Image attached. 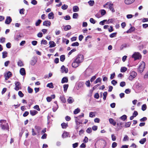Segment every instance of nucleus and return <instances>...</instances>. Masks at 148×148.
<instances>
[{
	"label": "nucleus",
	"mask_w": 148,
	"mask_h": 148,
	"mask_svg": "<svg viewBox=\"0 0 148 148\" xmlns=\"http://www.w3.org/2000/svg\"><path fill=\"white\" fill-rule=\"evenodd\" d=\"M37 62V59L36 57H33L30 62V64L32 66H34Z\"/></svg>",
	"instance_id": "obj_8"
},
{
	"label": "nucleus",
	"mask_w": 148,
	"mask_h": 148,
	"mask_svg": "<svg viewBox=\"0 0 148 148\" xmlns=\"http://www.w3.org/2000/svg\"><path fill=\"white\" fill-rule=\"evenodd\" d=\"M116 33H114L111 34L110 35V37L111 38H113L116 36Z\"/></svg>",
	"instance_id": "obj_46"
},
{
	"label": "nucleus",
	"mask_w": 148,
	"mask_h": 148,
	"mask_svg": "<svg viewBox=\"0 0 148 148\" xmlns=\"http://www.w3.org/2000/svg\"><path fill=\"white\" fill-rule=\"evenodd\" d=\"M7 56V52L6 51H4L2 53V57L3 58H5Z\"/></svg>",
	"instance_id": "obj_39"
},
{
	"label": "nucleus",
	"mask_w": 148,
	"mask_h": 148,
	"mask_svg": "<svg viewBox=\"0 0 148 148\" xmlns=\"http://www.w3.org/2000/svg\"><path fill=\"white\" fill-rule=\"evenodd\" d=\"M67 101L69 103H71L74 101V99L72 97H69L67 99Z\"/></svg>",
	"instance_id": "obj_26"
},
{
	"label": "nucleus",
	"mask_w": 148,
	"mask_h": 148,
	"mask_svg": "<svg viewBox=\"0 0 148 148\" xmlns=\"http://www.w3.org/2000/svg\"><path fill=\"white\" fill-rule=\"evenodd\" d=\"M136 72L132 71L131 72L130 75L129 77V79L130 81L132 80L137 75Z\"/></svg>",
	"instance_id": "obj_4"
},
{
	"label": "nucleus",
	"mask_w": 148,
	"mask_h": 148,
	"mask_svg": "<svg viewBox=\"0 0 148 148\" xmlns=\"http://www.w3.org/2000/svg\"><path fill=\"white\" fill-rule=\"evenodd\" d=\"M15 87L14 89L16 91H18L19 89H21V84L19 82H16L15 83Z\"/></svg>",
	"instance_id": "obj_6"
},
{
	"label": "nucleus",
	"mask_w": 148,
	"mask_h": 148,
	"mask_svg": "<svg viewBox=\"0 0 148 148\" xmlns=\"http://www.w3.org/2000/svg\"><path fill=\"white\" fill-rule=\"evenodd\" d=\"M117 145L116 143L114 142L112 143V147L113 148H114L116 147Z\"/></svg>",
	"instance_id": "obj_57"
},
{
	"label": "nucleus",
	"mask_w": 148,
	"mask_h": 148,
	"mask_svg": "<svg viewBox=\"0 0 148 148\" xmlns=\"http://www.w3.org/2000/svg\"><path fill=\"white\" fill-rule=\"evenodd\" d=\"M90 22L91 23L93 24H94L96 23L94 19L93 18H91L90 19Z\"/></svg>",
	"instance_id": "obj_59"
},
{
	"label": "nucleus",
	"mask_w": 148,
	"mask_h": 148,
	"mask_svg": "<svg viewBox=\"0 0 148 148\" xmlns=\"http://www.w3.org/2000/svg\"><path fill=\"white\" fill-rule=\"evenodd\" d=\"M132 57L135 60H136L141 58V56L139 53L136 52L133 54Z\"/></svg>",
	"instance_id": "obj_5"
},
{
	"label": "nucleus",
	"mask_w": 148,
	"mask_h": 148,
	"mask_svg": "<svg viewBox=\"0 0 148 148\" xmlns=\"http://www.w3.org/2000/svg\"><path fill=\"white\" fill-rule=\"evenodd\" d=\"M62 42L63 43H65L67 45L69 43V41L68 39L63 38H62Z\"/></svg>",
	"instance_id": "obj_36"
},
{
	"label": "nucleus",
	"mask_w": 148,
	"mask_h": 148,
	"mask_svg": "<svg viewBox=\"0 0 148 148\" xmlns=\"http://www.w3.org/2000/svg\"><path fill=\"white\" fill-rule=\"evenodd\" d=\"M17 64L18 66L20 67L23 66L24 65L23 62L20 60L18 61L17 63Z\"/></svg>",
	"instance_id": "obj_31"
},
{
	"label": "nucleus",
	"mask_w": 148,
	"mask_h": 148,
	"mask_svg": "<svg viewBox=\"0 0 148 148\" xmlns=\"http://www.w3.org/2000/svg\"><path fill=\"white\" fill-rule=\"evenodd\" d=\"M73 10L74 12H77L79 11V8L77 6H75L73 7Z\"/></svg>",
	"instance_id": "obj_23"
},
{
	"label": "nucleus",
	"mask_w": 148,
	"mask_h": 148,
	"mask_svg": "<svg viewBox=\"0 0 148 148\" xmlns=\"http://www.w3.org/2000/svg\"><path fill=\"white\" fill-rule=\"evenodd\" d=\"M49 47L52 48L55 47L56 46V44L53 41H50L49 43Z\"/></svg>",
	"instance_id": "obj_15"
},
{
	"label": "nucleus",
	"mask_w": 148,
	"mask_h": 148,
	"mask_svg": "<svg viewBox=\"0 0 148 148\" xmlns=\"http://www.w3.org/2000/svg\"><path fill=\"white\" fill-rule=\"evenodd\" d=\"M131 125V123L130 122H127L125 123V126L126 127H130Z\"/></svg>",
	"instance_id": "obj_51"
},
{
	"label": "nucleus",
	"mask_w": 148,
	"mask_h": 148,
	"mask_svg": "<svg viewBox=\"0 0 148 148\" xmlns=\"http://www.w3.org/2000/svg\"><path fill=\"white\" fill-rule=\"evenodd\" d=\"M116 121L118 122L117 125L119 126H121L123 124V123L122 122H120L119 119H116Z\"/></svg>",
	"instance_id": "obj_41"
},
{
	"label": "nucleus",
	"mask_w": 148,
	"mask_h": 148,
	"mask_svg": "<svg viewBox=\"0 0 148 148\" xmlns=\"http://www.w3.org/2000/svg\"><path fill=\"white\" fill-rule=\"evenodd\" d=\"M71 26L70 25H68L64 26V30L66 31L71 29Z\"/></svg>",
	"instance_id": "obj_24"
},
{
	"label": "nucleus",
	"mask_w": 148,
	"mask_h": 148,
	"mask_svg": "<svg viewBox=\"0 0 148 148\" xmlns=\"http://www.w3.org/2000/svg\"><path fill=\"white\" fill-rule=\"evenodd\" d=\"M68 136L69 133L66 131H64L62 135V137L63 138H66L68 137Z\"/></svg>",
	"instance_id": "obj_20"
},
{
	"label": "nucleus",
	"mask_w": 148,
	"mask_h": 148,
	"mask_svg": "<svg viewBox=\"0 0 148 148\" xmlns=\"http://www.w3.org/2000/svg\"><path fill=\"white\" fill-rule=\"evenodd\" d=\"M38 112L35 110H31L30 111V114L32 116H34L37 114Z\"/></svg>",
	"instance_id": "obj_14"
},
{
	"label": "nucleus",
	"mask_w": 148,
	"mask_h": 148,
	"mask_svg": "<svg viewBox=\"0 0 148 148\" xmlns=\"http://www.w3.org/2000/svg\"><path fill=\"white\" fill-rule=\"evenodd\" d=\"M61 125L62 128L63 129L66 128L68 126L67 123H62L61 124Z\"/></svg>",
	"instance_id": "obj_29"
},
{
	"label": "nucleus",
	"mask_w": 148,
	"mask_h": 148,
	"mask_svg": "<svg viewBox=\"0 0 148 148\" xmlns=\"http://www.w3.org/2000/svg\"><path fill=\"white\" fill-rule=\"evenodd\" d=\"M69 85L68 84H65L63 86V88H64V91L65 92H66L68 88V87Z\"/></svg>",
	"instance_id": "obj_43"
},
{
	"label": "nucleus",
	"mask_w": 148,
	"mask_h": 148,
	"mask_svg": "<svg viewBox=\"0 0 148 148\" xmlns=\"http://www.w3.org/2000/svg\"><path fill=\"white\" fill-rule=\"evenodd\" d=\"M47 87H49V88H53L54 87L53 85V84L52 82L48 84L47 85Z\"/></svg>",
	"instance_id": "obj_32"
},
{
	"label": "nucleus",
	"mask_w": 148,
	"mask_h": 148,
	"mask_svg": "<svg viewBox=\"0 0 148 148\" xmlns=\"http://www.w3.org/2000/svg\"><path fill=\"white\" fill-rule=\"evenodd\" d=\"M12 21V19L10 17H7L5 21V23L7 24H9Z\"/></svg>",
	"instance_id": "obj_17"
},
{
	"label": "nucleus",
	"mask_w": 148,
	"mask_h": 148,
	"mask_svg": "<svg viewBox=\"0 0 148 148\" xmlns=\"http://www.w3.org/2000/svg\"><path fill=\"white\" fill-rule=\"evenodd\" d=\"M23 37V34H21L19 35H16L15 37V39L18 41L20 39V38Z\"/></svg>",
	"instance_id": "obj_13"
},
{
	"label": "nucleus",
	"mask_w": 148,
	"mask_h": 148,
	"mask_svg": "<svg viewBox=\"0 0 148 148\" xmlns=\"http://www.w3.org/2000/svg\"><path fill=\"white\" fill-rule=\"evenodd\" d=\"M78 17V14L77 13H74L73 15V18L74 19H77Z\"/></svg>",
	"instance_id": "obj_38"
},
{
	"label": "nucleus",
	"mask_w": 148,
	"mask_h": 148,
	"mask_svg": "<svg viewBox=\"0 0 148 148\" xmlns=\"http://www.w3.org/2000/svg\"><path fill=\"white\" fill-rule=\"evenodd\" d=\"M48 18L49 19H53L54 18V14L53 13L51 12L48 14Z\"/></svg>",
	"instance_id": "obj_21"
},
{
	"label": "nucleus",
	"mask_w": 148,
	"mask_h": 148,
	"mask_svg": "<svg viewBox=\"0 0 148 148\" xmlns=\"http://www.w3.org/2000/svg\"><path fill=\"white\" fill-rule=\"evenodd\" d=\"M11 73L10 72H8L6 73L5 75V79L8 80L11 76Z\"/></svg>",
	"instance_id": "obj_11"
},
{
	"label": "nucleus",
	"mask_w": 148,
	"mask_h": 148,
	"mask_svg": "<svg viewBox=\"0 0 148 148\" xmlns=\"http://www.w3.org/2000/svg\"><path fill=\"white\" fill-rule=\"evenodd\" d=\"M76 51V49H73L71 50L68 53V56H69L70 55H71L72 53L73 52H75Z\"/></svg>",
	"instance_id": "obj_47"
},
{
	"label": "nucleus",
	"mask_w": 148,
	"mask_h": 148,
	"mask_svg": "<svg viewBox=\"0 0 148 148\" xmlns=\"http://www.w3.org/2000/svg\"><path fill=\"white\" fill-rule=\"evenodd\" d=\"M99 11L100 12L102 16L105 15L106 13V11L104 9L100 10Z\"/></svg>",
	"instance_id": "obj_28"
},
{
	"label": "nucleus",
	"mask_w": 148,
	"mask_h": 148,
	"mask_svg": "<svg viewBox=\"0 0 148 148\" xmlns=\"http://www.w3.org/2000/svg\"><path fill=\"white\" fill-rule=\"evenodd\" d=\"M127 70V68L125 67H121V72L124 73Z\"/></svg>",
	"instance_id": "obj_35"
},
{
	"label": "nucleus",
	"mask_w": 148,
	"mask_h": 148,
	"mask_svg": "<svg viewBox=\"0 0 148 148\" xmlns=\"http://www.w3.org/2000/svg\"><path fill=\"white\" fill-rule=\"evenodd\" d=\"M88 3L90 6H92L94 4V1L93 0H90L88 2Z\"/></svg>",
	"instance_id": "obj_40"
},
{
	"label": "nucleus",
	"mask_w": 148,
	"mask_h": 148,
	"mask_svg": "<svg viewBox=\"0 0 148 148\" xmlns=\"http://www.w3.org/2000/svg\"><path fill=\"white\" fill-rule=\"evenodd\" d=\"M18 95L21 97H22L24 96V94L21 91H19L18 92Z\"/></svg>",
	"instance_id": "obj_54"
},
{
	"label": "nucleus",
	"mask_w": 148,
	"mask_h": 148,
	"mask_svg": "<svg viewBox=\"0 0 148 148\" xmlns=\"http://www.w3.org/2000/svg\"><path fill=\"white\" fill-rule=\"evenodd\" d=\"M60 99L62 102L64 103L66 102V99L64 96L62 95L60 97Z\"/></svg>",
	"instance_id": "obj_27"
},
{
	"label": "nucleus",
	"mask_w": 148,
	"mask_h": 148,
	"mask_svg": "<svg viewBox=\"0 0 148 148\" xmlns=\"http://www.w3.org/2000/svg\"><path fill=\"white\" fill-rule=\"evenodd\" d=\"M92 131V129L90 127L88 128L86 130V132L87 133H91Z\"/></svg>",
	"instance_id": "obj_60"
},
{
	"label": "nucleus",
	"mask_w": 148,
	"mask_h": 148,
	"mask_svg": "<svg viewBox=\"0 0 148 148\" xmlns=\"http://www.w3.org/2000/svg\"><path fill=\"white\" fill-rule=\"evenodd\" d=\"M34 108L38 111H39L40 110L38 105H36L34 106Z\"/></svg>",
	"instance_id": "obj_62"
},
{
	"label": "nucleus",
	"mask_w": 148,
	"mask_h": 148,
	"mask_svg": "<svg viewBox=\"0 0 148 148\" xmlns=\"http://www.w3.org/2000/svg\"><path fill=\"white\" fill-rule=\"evenodd\" d=\"M58 108V106L57 104H56L54 106L53 108V110L54 112H55L56 111V110H57Z\"/></svg>",
	"instance_id": "obj_33"
},
{
	"label": "nucleus",
	"mask_w": 148,
	"mask_h": 148,
	"mask_svg": "<svg viewBox=\"0 0 148 148\" xmlns=\"http://www.w3.org/2000/svg\"><path fill=\"white\" fill-rule=\"evenodd\" d=\"M31 3L34 5H36L37 4V1L36 0H32Z\"/></svg>",
	"instance_id": "obj_64"
},
{
	"label": "nucleus",
	"mask_w": 148,
	"mask_h": 148,
	"mask_svg": "<svg viewBox=\"0 0 148 148\" xmlns=\"http://www.w3.org/2000/svg\"><path fill=\"white\" fill-rule=\"evenodd\" d=\"M68 7L67 5L64 4L62 6V8L64 10H66L67 8Z\"/></svg>",
	"instance_id": "obj_50"
},
{
	"label": "nucleus",
	"mask_w": 148,
	"mask_h": 148,
	"mask_svg": "<svg viewBox=\"0 0 148 148\" xmlns=\"http://www.w3.org/2000/svg\"><path fill=\"white\" fill-rule=\"evenodd\" d=\"M120 119L123 121H125L127 119V116L125 115H123L120 117Z\"/></svg>",
	"instance_id": "obj_42"
},
{
	"label": "nucleus",
	"mask_w": 148,
	"mask_h": 148,
	"mask_svg": "<svg viewBox=\"0 0 148 148\" xmlns=\"http://www.w3.org/2000/svg\"><path fill=\"white\" fill-rule=\"evenodd\" d=\"M28 92L29 93H31L33 92V90L29 87H28Z\"/></svg>",
	"instance_id": "obj_61"
},
{
	"label": "nucleus",
	"mask_w": 148,
	"mask_h": 148,
	"mask_svg": "<svg viewBox=\"0 0 148 148\" xmlns=\"http://www.w3.org/2000/svg\"><path fill=\"white\" fill-rule=\"evenodd\" d=\"M129 139V138L128 136L126 135H125L123 138V141H124L128 140Z\"/></svg>",
	"instance_id": "obj_58"
},
{
	"label": "nucleus",
	"mask_w": 148,
	"mask_h": 148,
	"mask_svg": "<svg viewBox=\"0 0 148 148\" xmlns=\"http://www.w3.org/2000/svg\"><path fill=\"white\" fill-rule=\"evenodd\" d=\"M79 45V43L77 42H76L73 43L72 45L71 46H78Z\"/></svg>",
	"instance_id": "obj_52"
},
{
	"label": "nucleus",
	"mask_w": 148,
	"mask_h": 148,
	"mask_svg": "<svg viewBox=\"0 0 148 148\" xmlns=\"http://www.w3.org/2000/svg\"><path fill=\"white\" fill-rule=\"evenodd\" d=\"M35 128L36 129V130L37 132L38 133H39L41 130V128L39 127L36 126L35 127Z\"/></svg>",
	"instance_id": "obj_45"
},
{
	"label": "nucleus",
	"mask_w": 148,
	"mask_h": 148,
	"mask_svg": "<svg viewBox=\"0 0 148 148\" xmlns=\"http://www.w3.org/2000/svg\"><path fill=\"white\" fill-rule=\"evenodd\" d=\"M68 79L66 77H64L62 80L61 82L62 83H67L68 82Z\"/></svg>",
	"instance_id": "obj_25"
},
{
	"label": "nucleus",
	"mask_w": 148,
	"mask_h": 148,
	"mask_svg": "<svg viewBox=\"0 0 148 148\" xmlns=\"http://www.w3.org/2000/svg\"><path fill=\"white\" fill-rule=\"evenodd\" d=\"M41 22V21L40 20H38L36 23L35 24L36 26H38Z\"/></svg>",
	"instance_id": "obj_49"
},
{
	"label": "nucleus",
	"mask_w": 148,
	"mask_h": 148,
	"mask_svg": "<svg viewBox=\"0 0 148 148\" xmlns=\"http://www.w3.org/2000/svg\"><path fill=\"white\" fill-rule=\"evenodd\" d=\"M112 4L111 2H108L103 5V7L105 8H108Z\"/></svg>",
	"instance_id": "obj_12"
},
{
	"label": "nucleus",
	"mask_w": 148,
	"mask_h": 148,
	"mask_svg": "<svg viewBox=\"0 0 148 148\" xmlns=\"http://www.w3.org/2000/svg\"><path fill=\"white\" fill-rule=\"evenodd\" d=\"M135 0H125V3L126 4H130L133 3Z\"/></svg>",
	"instance_id": "obj_18"
},
{
	"label": "nucleus",
	"mask_w": 148,
	"mask_h": 148,
	"mask_svg": "<svg viewBox=\"0 0 148 148\" xmlns=\"http://www.w3.org/2000/svg\"><path fill=\"white\" fill-rule=\"evenodd\" d=\"M84 58L83 55L81 54H78L74 59L79 64H80L84 60Z\"/></svg>",
	"instance_id": "obj_3"
},
{
	"label": "nucleus",
	"mask_w": 148,
	"mask_h": 148,
	"mask_svg": "<svg viewBox=\"0 0 148 148\" xmlns=\"http://www.w3.org/2000/svg\"><path fill=\"white\" fill-rule=\"evenodd\" d=\"M20 74L22 75H25L26 73L25 69L23 68L21 69L20 70Z\"/></svg>",
	"instance_id": "obj_16"
},
{
	"label": "nucleus",
	"mask_w": 148,
	"mask_h": 148,
	"mask_svg": "<svg viewBox=\"0 0 148 148\" xmlns=\"http://www.w3.org/2000/svg\"><path fill=\"white\" fill-rule=\"evenodd\" d=\"M43 25L47 27H49L51 25V23L49 21H46L43 22Z\"/></svg>",
	"instance_id": "obj_10"
},
{
	"label": "nucleus",
	"mask_w": 148,
	"mask_h": 148,
	"mask_svg": "<svg viewBox=\"0 0 148 148\" xmlns=\"http://www.w3.org/2000/svg\"><path fill=\"white\" fill-rule=\"evenodd\" d=\"M65 59V56L64 55H61L60 57V60L61 61L63 62Z\"/></svg>",
	"instance_id": "obj_44"
},
{
	"label": "nucleus",
	"mask_w": 148,
	"mask_h": 148,
	"mask_svg": "<svg viewBox=\"0 0 148 148\" xmlns=\"http://www.w3.org/2000/svg\"><path fill=\"white\" fill-rule=\"evenodd\" d=\"M135 28L134 27H131L130 29L127 31L126 33H130L134 31Z\"/></svg>",
	"instance_id": "obj_22"
},
{
	"label": "nucleus",
	"mask_w": 148,
	"mask_h": 148,
	"mask_svg": "<svg viewBox=\"0 0 148 148\" xmlns=\"http://www.w3.org/2000/svg\"><path fill=\"white\" fill-rule=\"evenodd\" d=\"M146 139L145 138H143L141 139L139 141V143L142 144H143L146 141Z\"/></svg>",
	"instance_id": "obj_34"
},
{
	"label": "nucleus",
	"mask_w": 148,
	"mask_h": 148,
	"mask_svg": "<svg viewBox=\"0 0 148 148\" xmlns=\"http://www.w3.org/2000/svg\"><path fill=\"white\" fill-rule=\"evenodd\" d=\"M80 111V110L79 108H77L74 111V114H76L78 113Z\"/></svg>",
	"instance_id": "obj_55"
},
{
	"label": "nucleus",
	"mask_w": 148,
	"mask_h": 148,
	"mask_svg": "<svg viewBox=\"0 0 148 148\" xmlns=\"http://www.w3.org/2000/svg\"><path fill=\"white\" fill-rule=\"evenodd\" d=\"M87 87H90V84L89 80L86 82L85 83Z\"/></svg>",
	"instance_id": "obj_56"
},
{
	"label": "nucleus",
	"mask_w": 148,
	"mask_h": 148,
	"mask_svg": "<svg viewBox=\"0 0 148 148\" xmlns=\"http://www.w3.org/2000/svg\"><path fill=\"white\" fill-rule=\"evenodd\" d=\"M147 108V106L146 104H144L142 105V110L143 111L145 110Z\"/></svg>",
	"instance_id": "obj_48"
},
{
	"label": "nucleus",
	"mask_w": 148,
	"mask_h": 148,
	"mask_svg": "<svg viewBox=\"0 0 148 148\" xmlns=\"http://www.w3.org/2000/svg\"><path fill=\"white\" fill-rule=\"evenodd\" d=\"M75 119V122L77 125H79L82 123V121L79 120V119Z\"/></svg>",
	"instance_id": "obj_30"
},
{
	"label": "nucleus",
	"mask_w": 148,
	"mask_h": 148,
	"mask_svg": "<svg viewBox=\"0 0 148 148\" xmlns=\"http://www.w3.org/2000/svg\"><path fill=\"white\" fill-rule=\"evenodd\" d=\"M107 94V93L106 92H104L103 93V99L104 100H105L106 99Z\"/></svg>",
	"instance_id": "obj_53"
},
{
	"label": "nucleus",
	"mask_w": 148,
	"mask_h": 148,
	"mask_svg": "<svg viewBox=\"0 0 148 148\" xmlns=\"http://www.w3.org/2000/svg\"><path fill=\"white\" fill-rule=\"evenodd\" d=\"M95 116V112H91L89 114V117H93Z\"/></svg>",
	"instance_id": "obj_37"
},
{
	"label": "nucleus",
	"mask_w": 148,
	"mask_h": 148,
	"mask_svg": "<svg viewBox=\"0 0 148 148\" xmlns=\"http://www.w3.org/2000/svg\"><path fill=\"white\" fill-rule=\"evenodd\" d=\"M61 72L62 73H67L68 71V68H66L64 65L62 66L61 68Z\"/></svg>",
	"instance_id": "obj_7"
},
{
	"label": "nucleus",
	"mask_w": 148,
	"mask_h": 148,
	"mask_svg": "<svg viewBox=\"0 0 148 148\" xmlns=\"http://www.w3.org/2000/svg\"><path fill=\"white\" fill-rule=\"evenodd\" d=\"M110 123L113 125L114 126H115L116 124V123L115 121H114V120L112 118H110L109 119Z\"/></svg>",
	"instance_id": "obj_19"
},
{
	"label": "nucleus",
	"mask_w": 148,
	"mask_h": 148,
	"mask_svg": "<svg viewBox=\"0 0 148 148\" xmlns=\"http://www.w3.org/2000/svg\"><path fill=\"white\" fill-rule=\"evenodd\" d=\"M0 126L1 129L4 130L9 129V126L6 121L5 120H0Z\"/></svg>",
	"instance_id": "obj_1"
},
{
	"label": "nucleus",
	"mask_w": 148,
	"mask_h": 148,
	"mask_svg": "<svg viewBox=\"0 0 148 148\" xmlns=\"http://www.w3.org/2000/svg\"><path fill=\"white\" fill-rule=\"evenodd\" d=\"M145 62L143 61H141L139 65V67L138 68V71L140 73H142L144 70L145 68Z\"/></svg>",
	"instance_id": "obj_2"
},
{
	"label": "nucleus",
	"mask_w": 148,
	"mask_h": 148,
	"mask_svg": "<svg viewBox=\"0 0 148 148\" xmlns=\"http://www.w3.org/2000/svg\"><path fill=\"white\" fill-rule=\"evenodd\" d=\"M80 64L77 62L76 61H75V60H74L73 62L72 66L73 68H76Z\"/></svg>",
	"instance_id": "obj_9"
},
{
	"label": "nucleus",
	"mask_w": 148,
	"mask_h": 148,
	"mask_svg": "<svg viewBox=\"0 0 148 148\" xmlns=\"http://www.w3.org/2000/svg\"><path fill=\"white\" fill-rule=\"evenodd\" d=\"M111 138L112 139V140L113 141H115L116 140V137L114 136V134H112L111 135Z\"/></svg>",
	"instance_id": "obj_63"
}]
</instances>
